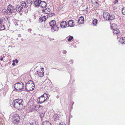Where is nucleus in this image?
<instances>
[{
	"mask_svg": "<svg viewBox=\"0 0 125 125\" xmlns=\"http://www.w3.org/2000/svg\"><path fill=\"white\" fill-rule=\"evenodd\" d=\"M23 103V101L22 99H18L13 101L11 105L18 110H21L24 107Z\"/></svg>",
	"mask_w": 125,
	"mask_h": 125,
	"instance_id": "1",
	"label": "nucleus"
},
{
	"mask_svg": "<svg viewBox=\"0 0 125 125\" xmlns=\"http://www.w3.org/2000/svg\"><path fill=\"white\" fill-rule=\"evenodd\" d=\"M34 86L33 82L31 80H30L28 81L26 84L25 89L27 91H30L34 89Z\"/></svg>",
	"mask_w": 125,
	"mask_h": 125,
	"instance_id": "2",
	"label": "nucleus"
},
{
	"mask_svg": "<svg viewBox=\"0 0 125 125\" xmlns=\"http://www.w3.org/2000/svg\"><path fill=\"white\" fill-rule=\"evenodd\" d=\"M21 3V5L18 4L15 8L16 11L18 12H22V9L24 10L27 8L26 4L24 1H23Z\"/></svg>",
	"mask_w": 125,
	"mask_h": 125,
	"instance_id": "3",
	"label": "nucleus"
},
{
	"mask_svg": "<svg viewBox=\"0 0 125 125\" xmlns=\"http://www.w3.org/2000/svg\"><path fill=\"white\" fill-rule=\"evenodd\" d=\"M24 84L22 82H18L15 84L14 85L15 90L16 91H18L22 89L24 87Z\"/></svg>",
	"mask_w": 125,
	"mask_h": 125,
	"instance_id": "4",
	"label": "nucleus"
},
{
	"mask_svg": "<svg viewBox=\"0 0 125 125\" xmlns=\"http://www.w3.org/2000/svg\"><path fill=\"white\" fill-rule=\"evenodd\" d=\"M37 73L39 76L40 77H42L44 75V68H41L37 72Z\"/></svg>",
	"mask_w": 125,
	"mask_h": 125,
	"instance_id": "5",
	"label": "nucleus"
},
{
	"mask_svg": "<svg viewBox=\"0 0 125 125\" xmlns=\"http://www.w3.org/2000/svg\"><path fill=\"white\" fill-rule=\"evenodd\" d=\"M7 8L9 12L10 13H12L15 11V9L14 6L11 4H9Z\"/></svg>",
	"mask_w": 125,
	"mask_h": 125,
	"instance_id": "6",
	"label": "nucleus"
},
{
	"mask_svg": "<svg viewBox=\"0 0 125 125\" xmlns=\"http://www.w3.org/2000/svg\"><path fill=\"white\" fill-rule=\"evenodd\" d=\"M40 6L42 8H45L47 6V4L46 2L44 1H41Z\"/></svg>",
	"mask_w": 125,
	"mask_h": 125,
	"instance_id": "7",
	"label": "nucleus"
},
{
	"mask_svg": "<svg viewBox=\"0 0 125 125\" xmlns=\"http://www.w3.org/2000/svg\"><path fill=\"white\" fill-rule=\"evenodd\" d=\"M110 14L107 12H104L103 13V16L104 19L106 21H108V19L109 17Z\"/></svg>",
	"mask_w": 125,
	"mask_h": 125,
	"instance_id": "8",
	"label": "nucleus"
},
{
	"mask_svg": "<svg viewBox=\"0 0 125 125\" xmlns=\"http://www.w3.org/2000/svg\"><path fill=\"white\" fill-rule=\"evenodd\" d=\"M41 0H33V3L35 7H38L40 6V2Z\"/></svg>",
	"mask_w": 125,
	"mask_h": 125,
	"instance_id": "9",
	"label": "nucleus"
},
{
	"mask_svg": "<svg viewBox=\"0 0 125 125\" xmlns=\"http://www.w3.org/2000/svg\"><path fill=\"white\" fill-rule=\"evenodd\" d=\"M68 25L69 27H73L75 25L74 22L73 20H70L68 22Z\"/></svg>",
	"mask_w": 125,
	"mask_h": 125,
	"instance_id": "10",
	"label": "nucleus"
},
{
	"mask_svg": "<svg viewBox=\"0 0 125 125\" xmlns=\"http://www.w3.org/2000/svg\"><path fill=\"white\" fill-rule=\"evenodd\" d=\"M60 25L61 27L63 28H66L67 26L66 22L65 21H63L62 22L60 23Z\"/></svg>",
	"mask_w": 125,
	"mask_h": 125,
	"instance_id": "11",
	"label": "nucleus"
},
{
	"mask_svg": "<svg viewBox=\"0 0 125 125\" xmlns=\"http://www.w3.org/2000/svg\"><path fill=\"white\" fill-rule=\"evenodd\" d=\"M46 100V99L45 98H41V97H39L37 101L38 103L40 104H42Z\"/></svg>",
	"mask_w": 125,
	"mask_h": 125,
	"instance_id": "12",
	"label": "nucleus"
},
{
	"mask_svg": "<svg viewBox=\"0 0 125 125\" xmlns=\"http://www.w3.org/2000/svg\"><path fill=\"white\" fill-rule=\"evenodd\" d=\"M51 27L55 26L57 25H56V22L55 20H52L49 23Z\"/></svg>",
	"mask_w": 125,
	"mask_h": 125,
	"instance_id": "13",
	"label": "nucleus"
},
{
	"mask_svg": "<svg viewBox=\"0 0 125 125\" xmlns=\"http://www.w3.org/2000/svg\"><path fill=\"white\" fill-rule=\"evenodd\" d=\"M46 20V17L45 16H44L43 17H40L39 18V22L42 23L43 21H45Z\"/></svg>",
	"mask_w": 125,
	"mask_h": 125,
	"instance_id": "14",
	"label": "nucleus"
},
{
	"mask_svg": "<svg viewBox=\"0 0 125 125\" xmlns=\"http://www.w3.org/2000/svg\"><path fill=\"white\" fill-rule=\"evenodd\" d=\"M51 29V31L52 32H54L56 31H57L59 29V27L58 25L55 26H53Z\"/></svg>",
	"mask_w": 125,
	"mask_h": 125,
	"instance_id": "15",
	"label": "nucleus"
},
{
	"mask_svg": "<svg viewBox=\"0 0 125 125\" xmlns=\"http://www.w3.org/2000/svg\"><path fill=\"white\" fill-rule=\"evenodd\" d=\"M84 20L83 17V16H81L79 19L78 22L80 24H82L83 23Z\"/></svg>",
	"mask_w": 125,
	"mask_h": 125,
	"instance_id": "16",
	"label": "nucleus"
},
{
	"mask_svg": "<svg viewBox=\"0 0 125 125\" xmlns=\"http://www.w3.org/2000/svg\"><path fill=\"white\" fill-rule=\"evenodd\" d=\"M51 10L49 8H46L42 10V12L44 14L47 13L48 12L50 11Z\"/></svg>",
	"mask_w": 125,
	"mask_h": 125,
	"instance_id": "17",
	"label": "nucleus"
},
{
	"mask_svg": "<svg viewBox=\"0 0 125 125\" xmlns=\"http://www.w3.org/2000/svg\"><path fill=\"white\" fill-rule=\"evenodd\" d=\"M120 42L122 44H125V37H123L120 39Z\"/></svg>",
	"mask_w": 125,
	"mask_h": 125,
	"instance_id": "18",
	"label": "nucleus"
},
{
	"mask_svg": "<svg viewBox=\"0 0 125 125\" xmlns=\"http://www.w3.org/2000/svg\"><path fill=\"white\" fill-rule=\"evenodd\" d=\"M109 17H108V21L109 20H111L113 19H115V16L114 15H110L109 16Z\"/></svg>",
	"mask_w": 125,
	"mask_h": 125,
	"instance_id": "19",
	"label": "nucleus"
},
{
	"mask_svg": "<svg viewBox=\"0 0 125 125\" xmlns=\"http://www.w3.org/2000/svg\"><path fill=\"white\" fill-rule=\"evenodd\" d=\"M114 31L113 33L114 34H117L120 33V31L118 29H115L113 30Z\"/></svg>",
	"mask_w": 125,
	"mask_h": 125,
	"instance_id": "20",
	"label": "nucleus"
},
{
	"mask_svg": "<svg viewBox=\"0 0 125 125\" xmlns=\"http://www.w3.org/2000/svg\"><path fill=\"white\" fill-rule=\"evenodd\" d=\"M43 125H52L51 123L49 121H45L43 123Z\"/></svg>",
	"mask_w": 125,
	"mask_h": 125,
	"instance_id": "21",
	"label": "nucleus"
},
{
	"mask_svg": "<svg viewBox=\"0 0 125 125\" xmlns=\"http://www.w3.org/2000/svg\"><path fill=\"white\" fill-rule=\"evenodd\" d=\"M117 25L116 24H112V28L113 30H115L116 29H117L116 28Z\"/></svg>",
	"mask_w": 125,
	"mask_h": 125,
	"instance_id": "22",
	"label": "nucleus"
},
{
	"mask_svg": "<svg viewBox=\"0 0 125 125\" xmlns=\"http://www.w3.org/2000/svg\"><path fill=\"white\" fill-rule=\"evenodd\" d=\"M5 29V26L4 25H1L0 26V31L4 30Z\"/></svg>",
	"mask_w": 125,
	"mask_h": 125,
	"instance_id": "23",
	"label": "nucleus"
},
{
	"mask_svg": "<svg viewBox=\"0 0 125 125\" xmlns=\"http://www.w3.org/2000/svg\"><path fill=\"white\" fill-rule=\"evenodd\" d=\"M73 39V36L69 35V38L68 39V41L69 42H70Z\"/></svg>",
	"mask_w": 125,
	"mask_h": 125,
	"instance_id": "24",
	"label": "nucleus"
},
{
	"mask_svg": "<svg viewBox=\"0 0 125 125\" xmlns=\"http://www.w3.org/2000/svg\"><path fill=\"white\" fill-rule=\"evenodd\" d=\"M27 2L28 4H30L31 5L33 3V1L32 0H27Z\"/></svg>",
	"mask_w": 125,
	"mask_h": 125,
	"instance_id": "25",
	"label": "nucleus"
},
{
	"mask_svg": "<svg viewBox=\"0 0 125 125\" xmlns=\"http://www.w3.org/2000/svg\"><path fill=\"white\" fill-rule=\"evenodd\" d=\"M97 20L96 19H94V20L93 21L92 23L93 24L95 25L97 23Z\"/></svg>",
	"mask_w": 125,
	"mask_h": 125,
	"instance_id": "26",
	"label": "nucleus"
},
{
	"mask_svg": "<svg viewBox=\"0 0 125 125\" xmlns=\"http://www.w3.org/2000/svg\"><path fill=\"white\" fill-rule=\"evenodd\" d=\"M45 113V112H43L41 113H40V117H44V115Z\"/></svg>",
	"mask_w": 125,
	"mask_h": 125,
	"instance_id": "27",
	"label": "nucleus"
},
{
	"mask_svg": "<svg viewBox=\"0 0 125 125\" xmlns=\"http://www.w3.org/2000/svg\"><path fill=\"white\" fill-rule=\"evenodd\" d=\"M19 122V120H17V119H15L14 120L13 122L15 124H17Z\"/></svg>",
	"mask_w": 125,
	"mask_h": 125,
	"instance_id": "28",
	"label": "nucleus"
},
{
	"mask_svg": "<svg viewBox=\"0 0 125 125\" xmlns=\"http://www.w3.org/2000/svg\"><path fill=\"white\" fill-rule=\"evenodd\" d=\"M79 0H73V2L74 4H77Z\"/></svg>",
	"mask_w": 125,
	"mask_h": 125,
	"instance_id": "29",
	"label": "nucleus"
},
{
	"mask_svg": "<svg viewBox=\"0 0 125 125\" xmlns=\"http://www.w3.org/2000/svg\"><path fill=\"white\" fill-rule=\"evenodd\" d=\"M122 12L124 15H125V8H123L122 9Z\"/></svg>",
	"mask_w": 125,
	"mask_h": 125,
	"instance_id": "30",
	"label": "nucleus"
},
{
	"mask_svg": "<svg viewBox=\"0 0 125 125\" xmlns=\"http://www.w3.org/2000/svg\"><path fill=\"white\" fill-rule=\"evenodd\" d=\"M54 15H55V14L54 13H50L48 15V16H49V17H51Z\"/></svg>",
	"mask_w": 125,
	"mask_h": 125,
	"instance_id": "31",
	"label": "nucleus"
},
{
	"mask_svg": "<svg viewBox=\"0 0 125 125\" xmlns=\"http://www.w3.org/2000/svg\"><path fill=\"white\" fill-rule=\"evenodd\" d=\"M13 117H20V116L18 115L14 114L13 115Z\"/></svg>",
	"mask_w": 125,
	"mask_h": 125,
	"instance_id": "32",
	"label": "nucleus"
},
{
	"mask_svg": "<svg viewBox=\"0 0 125 125\" xmlns=\"http://www.w3.org/2000/svg\"><path fill=\"white\" fill-rule=\"evenodd\" d=\"M43 94L44 95V98H45L46 100L48 97L47 94L45 93Z\"/></svg>",
	"mask_w": 125,
	"mask_h": 125,
	"instance_id": "33",
	"label": "nucleus"
},
{
	"mask_svg": "<svg viewBox=\"0 0 125 125\" xmlns=\"http://www.w3.org/2000/svg\"><path fill=\"white\" fill-rule=\"evenodd\" d=\"M40 108V107H39V106H35V107L34 108V109L35 110L37 111L38 110L37 108Z\"/></svg>",
	"mask_w": 125,
	"mask_h": 125,
	"instance_id": "34",
	"label": "nucleus"
},
{
	"mask_svg": "<svg viewBox=\"0 0 125 125\" xmlns=\"http://www.w3.org/2000/svg\"><path fill=\"white\" fill-rule=\"evenodd\" d=\"M118 2V1L117 0H115L114 2V4H115Z\"/></svg>",
	"mask_w": 125,
	"mask_h": 125,
	"instance_id": "35",
	"label": "nucleus"
},
{
	"mask_svg": "<svg viewBox=\"0 0 125 125\" xmlns=\"http://www.w3.org/2000/svg\"><path fill=\"white\" fill-rule=\"evenodd\" d=\"M15 62L16 63H18V61L17 59H16L15 61Z\"/></svg>",
	"mask_w": 125,
	"mask_h": 125,
	"instance_id": "36",
	"label": "nucleus"
},
{
	"mask_svg": "<svg viewBox=\"0 0 125 125\" xmlns=\"http://www.w3.org/2000/svg\"><path fill=\"white\" fill-rule=\"evenodd\" d=\"M67 53L66 51L64 50L63 52V54H66Z\"/></svg>",
	"mask_w": 125,
	"mask_h": 125,
	"instance_id": "37",
	"label": "nucleus"
},
{
	"mask_svg": "<svg viewBox=\"0 0 125 125\" xmlns=\"http://www.w3.org/2000/svg\"><path fill=\"white\" fill-rule=\"evenodd\" d=\"M14 60H13V63H12V65L13 66H15V63H14Z\"/></svg>",
	"mask_w": 125,
	"mask_h": 125,
	"instance_id": "38",
	"label": "nucleus"
},
{
	"mask_svg": "<svg viewBox=\"0 0 125 125\" xmlns=\"http://www.w3.org/2000/svg\"><path fill=\"white\" fill-rule=\"evenodd\" d=\"M40 97H41V98H44V95L43 94Z\"/></svg>",
	"mask_w": 125,
	"mask_h": 125,
	"instance_id": "39",
	"label": "nucleus"
},
{
	"mask_svg": "<svg viewBox=\"0 0 125 125\" xmlns=\"http://www.w3.org/2000/svg\"><path fill=\"white\" fill-rule=\"evenodd\" d=\"M28 31L29 32H30L31 31V29H29L28 30Z\"/></svg>",
	"mask_w": 125,
	"mask_h": 125,
	"instance_id": "40",
	"label": "nucleus"
},
{
	"mask_svg": "<svg viewBox=\"0 0 125 125\" xmlns=\"http://www.w3.org/2000/svg\"><path fill=\"white\" fill-rule=\"evenodd\" d=\"M3 57L1 58L0 59V60L2 61L3 60Z\"/></svg>",
	"mask_w": 125,
	"mask_h": 125,
	"instance_id": "41",
	"label": "nucleus"
},
{
	"mask_svg": "<svg viewBox=\"0 0 125 125\" xmlns=\"http://www.w3.org/2000/svg\"><path fill=\"white\" fill-rule=\"evenodd\" d=\"M21 34H19V35H18V36L19 37H21Z\"/></svg>",
	"mask_w": 125,
	"mask_h": 125,
	"instance_id": "42",
	"label": "nucleus"
},
{
	"mask_svg": "<svg viewBox=\"0 0 125 125\" xmlns=\"http://www.w3.org/2000/svg\"><path fill=\"white\" fill-rule=\"evenodd\" d=\"M71 103L72 104V105H73L74 104V103L73 102H72Z\"/></svg>",
	"mask_w": 125,
	"mask_h": 125,
	"instance_id": "43",
	"label": "nucleus"
},
{
	"mask_svg": "<svg viewBox=\"0 0 125 125\" xmlns=\"http://www.w3.org/2000/svg\"><path fill=\"white\" fill-rule=\"evenodd\" d=\"M71 61H72V63H73V60H72Z\"/></svg>",
	"mask_w": 125,
	"mask_h": 125,
	"instance_id": "44",
	"label": "nucleus"
},
{
	"mask_svg": "<svg viewBox=\"0 0 125 125\" xmlns=\"http://www.w3.org/2000/svg\"><path fill=\"white\" fill-rule=\"evenodd\" d=\"M21 41H23V38L21 39Z\"/></svg>",
	"mask_w": 125,
	"mask_h": 125,
	"instance_id": "45",
	"label": "nucleus"
},
{
	"mask_svg": "<svg viewBox=\"0 0 125 125\" xmlns=\"http://www.w3.org/2000/svg\"><path fill=\"white\" fill-rule=\"evenodd\" d=\"M31 124H33V123H31Z\"/></svg>",
	"mask_w": 125,
	"mask_h": 125,
	"instance_id": "46",
	"label": "nucleus"
},
{
	"mask_svg": "<svg viewBox=\"0 0 125 125\" xmlns=\"http://www.w3.org/2000/svg\"><path fill=\"white\" fill-rule=\"evenodd\" d=\"M96 3H97V2H96Z\"/></svg>",
	"mask_w": 125,
	"mask_h": 125,
	"instance_id": "47",
	"label": "nucleus"
},
{
	"mask_svg": "<svg viewBox=\"0 0 125 125\" xmlns=\"http://www.w3.org/2000/svg\"><path fill=\"white\" fill-rule=\"evenodd\" d=\"M56 118H57L55 117V119H56Z\"/></svg>",
	"mask_w": 125,
	"mask_h": 125,
	"instance_id": "48",
	"label": "nucleus"
}]
</instances>
